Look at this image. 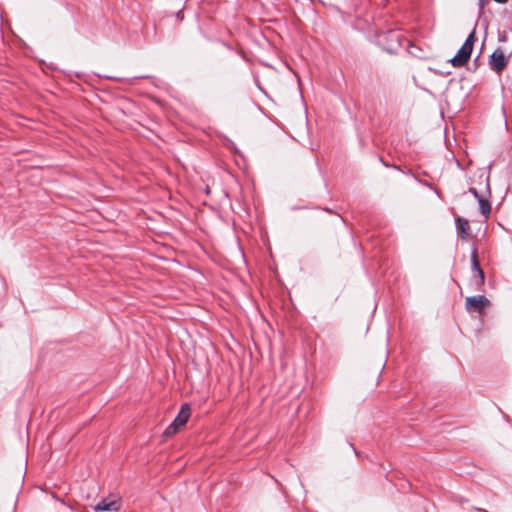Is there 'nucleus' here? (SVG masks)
Segmentation results:
<instances>
[{
	"label": "nucleus",
	"instance_id": "1",
	"mask_svg": "<svg viewBox=\"0 0 512 512\" xmlns=\"http://www.w3.org/2000/svg\"><path fill=\"white\" fill-rule=\"evenodd\" d=\"M475 40V31H472L456 55L450 60L454 67H462L468 62L473 50Z\"/></svg>",
	"mask_w": 512,
	"mask_h": 512
},
{
	"label": "nucleus",
	"instance_id": "2",
	"mask_svg": "<svg viewBox=\"0 0 512 512\" xmlns=\"http://www.w3.org/2000/svg\"><path fill=\"white\" fill-rule=\"evenodd\" d=\"M403 36L398 30H389L379 36L380 44L389 52H396L402 46Z\"/></svg>",
	"mask_w": 512,
	"mask_h": 512
},
{
	"label": "nucleus",
	"instance_id": "3",
	"mask_svg": "<svg viewBox=\"0 0 512 512\" xmlns=\"http://www.w3.org/2000/svg\"><path fill=\"white\" fill-rule=\"evenodd\" d=\"M489 306L490 301L484 295L467 297L465 301V308L468 312L483 314Z\"/></svg>",
	"mask_w": 512,
	"mask_h": 512
},
{
	"label": "nucleus",
	"instance_id": "4",
	"mask_svg": "<svg viewBox=\"0 0 512 512\" xmlns=\"http://www.w3.org/2000/svg\"><path fill=\"white\" fill-rule=\"evenodd\" d=\"M490 66L496 72H501L507 66V59L501 49H496L490 57Z\"/></svg>",
	"mask_w": 512,
	"mask_h": 512
},
{
	"label": "nucleus",
	"instance_id": "5",
	"mask_svg": "<svg viewBox=\"0 0 512 512\" xmlns=\"http://www.w3.org/2000/svg\"><path fill=\"white\" fill-rule=\"evenodd\" d=\"M121 503L117 499H102L99 503L94 506L95 511H105V512H117L120 510Z\"/></svg>",
	"mask_w": 512,
	"mask_h": 512
},
{
	"label": "nucleus",
	"instance_id": "6",
	"mask_svg": "<svg viewBox=\"0 0 512 512\" xmlns=\"http://www.w3.org/2000/svg\"><path fill=\"white\" fill-rule=\"evenodd\" d=\"M471 263H472V271L474 273V280L476 285H482L484 283V272L480 267L479 261H478V253L477 250L474 249L472 251L471 255Z\"/></svg>",
	"mask_w": 512,
	"mask_h": 512
},
{
	"label": "nucleus",
	"instance_id": "7",
	"mask_svg": "<svg viewBox=\"0 0 512 512\" xmlns=\"http://www.w3.org/2000/svg\"><path fill=\"white\" fill-rule=\"evenodd\" d=\"M456 226H457V230L459 232L460 237L462 239H467V237L470 234V224H469L468 220H466L462 217H457L456 218Z\"/></svg>",
	"mask_w": 512,
	"mask_h": 512
},
{
	"label": "nucleus",
	"instance_id": "8",
	"mask_svg": "<svg viewBox=\"0 0 512 512\" xmlns=\"http://www.w3.org/2000/svg\"><path fill=\"white\" fill-rule=\"evenodd\" d=\"M190 411L191 410H190L189 405L186 404V403L183 404L181 406V409H180L177 417L174 419L177 422V424H180L181 426H184L187 423V421H188V419L190 417Z\"/></svg>",
	"mask_w": 512,
	"mask_h": 512
},
{
	"label": "nucleus",
	"instance_id": "9",
	"mask_svg": "<svg viewBox=\"0 0 512 512\" xmlns=\"http://www.w3.org/2000/svg\"><path fill=\"white\" fill-rule=\"evenodd\" d=\"M480 212L486 218L490 215L491 212V204L489 200L485 199L483 196L478 199Z\"/></svg>",
	"mask_w": 512,
	"mask_h": 512
},
{
	"label": "nucleus",
	"instance_id": "10",
	"mask_svg": "<svg viewBox=\"0 0 512 512\" xmlns=\"http://www.w3.org/2000/svg\"><path fill=\"white\" fill-rule=\"evenodd\" d=\"M182 426L180 424H177V422L174 420L164 431V436L165 437H171L173 435H175L179 429L181 428Z\"/></svg>",
	"mask_w": 512,
	"mask_h": 512
},
{
	"label": "nucleus",
	"instance_id": "11",
	"mask_svg": "<svg viewBox=\"0 0 512 512\" xmlns=\"http://www.w3.org/2000/svg\"><path fill=\"white\" fill-rule=\"evenodd\" d=\"M468 192L471 193L477 200L482 197V195H480L477 189L474 187H470Z\"/></svg>",
	"mask_w": 512,
	"mask_h": 512
},
{
	"label": "nucleus",
	"instance_id": "12",
	"mask_svg": "<svg viewBox=\"0 0 512 512\" xmlns=\"http://www.w3.org/2000/svg\"><path fill=\"white\" fill-rule=\"evenodd\" d=\"M489 3V0H479V7H480V10H482L486 4Z\"/></svg>",
	"mask_w": 512,
	"mask_h": 512
},
{
	"label": "nucleus",
	"instance_id": "13",
	"mask_svg": "<svg viewBox=\"0 0 512 512\" xmlns=\"http://www.w3.org/2000/svg\"><path fill=\"white\" fill-rule=\"evenodd\" d=\"M495 2L497 3H501V4H504L506 3L508 0H494Z\"/></svg>",
	"mask_w": 512,
	"mask_h": 512
},
{
	"label": "nucleus",
	"instance_id": "14",
	"mask_svg": "<svg viewBox=\"0 0 512 512\" xmlns=\"http://www.w3.org/2000/svg\"><path fill=\"white\" fill-rule=\"evenodd\" d=\"M479 510H480L481 512H487L486 510H481V509H479Z\"/></svg>",
	"mask_w": 512,
	"mask_h": 512
}]
</instances>
